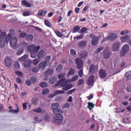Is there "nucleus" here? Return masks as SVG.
Here are the masks:
<instances>
[{"instance_id": "f257e3e1", "label": "nucleus", "mask_w": 131, "mask_h": 131, "mask_svg": "<svg viewBox=\"0 0 131 131\" xmlns=\"http://www.w3.org/2000/svg\"><path fill=\"white\" fill-rule=\"evenodd\" d=\"M15 33L14 30H10L9 31V33L8 36H7V33L6 32H2V30L0 29V47L1 48H5V46H6V42L7 43H9L10 40H11L12 38V36L13 34Z\"/></svg>"}, {"instance_id": "f03ea898", "label": "nucleus", "mask_w": 131, "mask_h": 131, "mask_svg": "<svg viewBox=\"0 0 131 131\" xmlns=\"http://www.w3.org/2000/svg\"><path fill=\"white\" fill-rule=\"evenodd\" d=\"M59 85H60L61 88H62V90L64 92H67L72 89V84H67L66 78H65L61 79L57 84H55V86H59Z\"/></svg>"}, {"instance_id": "7ed1b4c3", "label": "nucleus", "mask_w": 131, "mask_h": 131, "mask_svg": "<svg viewBox=\"0 0 131 131\" xmlns=\"http://www.w3.org/2000/svg\"><path fill=\"white\" fill-rule=\"evenodd\" d=\"M40 49V46L36 47L33 45H30L28 47V52L31 53V58H36L37 57V52Z\"/></svg>"}, {"instance_id": "20e7f679", "label": "nucleus", "mask_w": 131, "mask_h": 131, "mask_svg": "<svg viewBox=\"0 0 131 131\" xmlns=\"http://www.w3.org/2000/svg\"><path fill=\"white\" fill-rule=\"evenodd\" d=\"M63 119H64L63 115L61 114H56L54 115L52 122L55 124H61L63 122Z\"/></svg>"}, {"instance_id": "39448f33", "label": "nucleus", "mask_w": 131, "mask_h": 131, "mask_svg": "<svg viewBox=\"0 0 131 131\" xmlns=\"http://www.w3.org/2000/svg\"><path fill=\"white\" fill-rule=\"evenodd\" d=\"M75 61L77 64V69H82L83 67V60L78 57L76 58Z\"/></svg>"}, {"instance_id": "423d86ee", "label": "nucleus", "mask_w": 131, "mask_h": 131, "mask_svg": "<svg viewBox=\"0 0 131 131\" xmlns=\"http://www.w3.org/2000/svg\"><path fill=\"white\" fill-rule=\"evenodd\" d=\"M110 57H111V52L109 50V48L106 47L103 51V58L104 59H109Z\"/></svg>"}, {"instance_id": "0eeeda50", "label": "nucleus", "mask_w": 131, "mask_h": 131, "mask_svg": "<svg viewBox=\"0 0 131 131\" xmlns=\"http://www.w3.org/2000/svg\"><path fill=\"white\" fill-rule=\"evenodd\" d=\"M119 48H120V42L119 41H116L112 46V49L114 52H118Z\"/></svg>"}, {"instance_id": "6e6552de", "label": "nucleus", "mask_w": 131, "mask_h": 131, "mask_svg": "<svg viewBox=\"0 0 131 131\" xmlns=\"http://www.w3.org/2000/svg\"><path fill=\"white\" fill-rule=\"evenodd\" d=\"M4 62L5 63L6 66L10 68L12 66V59L11 57L7 56L5 58Z\"/></svg>"}, {"instance_id": "1a4fd4ad", "label": "nucleus", "mask_w": 131, "mask_h": 131, "mask_svg": "<svg viewBox=\"0 0 131 131\" xmlns=\"http://www.w3.org/2000/svg\"><path fill=\"white\" fill-rule=\"evenodd\" d=\"M98 70V68L96 67V66L94 64H91L89 68V73L90 74H95L97 71Z\"/></svg>"}, {"instance_id": "9d476101", "label": "nucleus", "mask_w": 131, "mask_h": 131, "mask_svg": "<svg viewBox=\"0 0 131 131\" xmlns=\"http://www.w3.org/2000/svg\"><path fill=\"white\" fill-rule=\"evenodd\" d=\"M18 42V38L17 37H13L11 39L10 45L11 48H14L17 45V43Z\"/></svg>"}, {"instance_id": "9b49d317", "label": "nucleus", "mask_w": 131, "mask_h": 131, "mask_svg": "<svg viewBox=\"0 0 131 131\" xmlns=\"http://www.w3.org/2000/svg\"><path fill=\"white\" fill-rule=\"evenodd\" d=\"M99 77L101 79L105 78L107 77V71L104 69L100 70L99 72Z\"/></svg>"}, {"instance_id": "f8f14e48", "label": "nucleus", "mask_w": 131, "mask_h": 131, "mask_svg": "<svg viewBox=\"0 0 131 131\" xmlns=\"http://www.w3.org/2000/svg\"><path fill=\"white\" fill-rule=\"evenodd\" d=\"M88 53L85 50H83L79 53V56L80 59H86Z\"/></svg>"}, {"instance_id": "ddd939ff", "label": "nucleus", "mask_w": 131, "mask_h": 131, "mask_svg": "<svg viewBox=\"0 0 131 131\" xmlns=\"http://www.w3.org/2000/svg\"><path fill=\"white\" fill-rule=\"evenodd\" d=\"M53 73H54V69H49L45 72L44 76L45 77H49V76H52V75H53Z\"/></svg>"}, {"instance_id": "4468645a", "label": "nucleus", "mask_w": 131, "mask_h": 131, "mask_svg": "<svg viewBox=\"0 0 131 131\" xmlns=\"http://www.w3.org/2000/svg\"><path fill=\"white\" fill-rule=\"evenodd\" d=\"M98 42H99V38L97 36H94L91 40V43L92 46L96 47V46L98 45Z\"/></svg>"}, {"instance_id": "2eb2a0df", "label": "nucleus", "mask_w": 131, "mask_h": 131, "mask_svg": "<svg viewBox=\"0 0 131 131\" xmlns=\"http://www.w3.org/2000/svg\"><path fill=\"white\" fill-rule=\"evenodd\" d=\"M107 38L108 40L113 41V40H115V39L117 38V35L115 33H111L108 36H107Z\"/></svg>"}, {"instance_id": "dca6fc26", "label": "nucleus", "mask_w": 131, "mask_h": 131, "mask_svg": "<svg viewBox=\"0 0 131 131\" xmlns=\"http://www.w3.org/2000/svg\"><path fill=\"white\" fill-rule=\"evenodd\" d=\"M94 78L95 76H94V75H91L88 79L87 84L88 85H92L93 84V83L94 82Z\"/></svg>"}, {"instance_id": "f3484780", "label": "nucleus", "mask_w": 131, "mask_h": 131, "mask_svg": "<svg viewBox=\"0 0 131 131\" xmlns=\"http://www.w3.org/2000/svg\"><path fill=\"white\" fill-rule=\"evenodd\" d=\"M52 112L54 114H55V115H56V114H62V113H64V111L63 110H61V108H54L52 109Z\"/></svg>"}, {"instance_id": "a211bd4d", "label": "nucleus", "mask_w": 131, "mask_h": 131, "mask_svg": "<svg viewBox=\"0 0 131 131\" xmlns=\"http://www.w3.org/2000/svg\"><path fill=\"white\" fill-rule=\"evenodd\" d=\"M87 45L88 42H86L85 40H81L78 43V46L79 47V48H85Z\"/></svg>"}, {"instance_id": "6ab92c4d", "label": "nucleus", "mask_w": 131, "mask_h": 131, "mask_svg": "<svg viewBox=\"0 0 131 131\" xmlns=\"http://www.w3.org/2000/svg\"><path fill=\"white\" fill-rule=\"evenodd\" d=\"M58 80V78L57 77L52 76L49 80V82L50 84H54L57 82Z\"/></svg>"}, {"instance_id": "aec40b11", "label": "nucleus", "mask_w": 131, "mask_h": 131, "mask_svg": "<svg viewBox=\"0 0 131 131\" xmlns=\"http://www.w3.org/2000/svg\"><path fill=\"white\" fill-rule=\"evenodd\" d=\"M47 64L46 62L43 61H41L39 64L38 65V68L39 69H42V70H43L45 68L47 67Z\"/></svg>"}, {"instance_id": "412c9836", "label": "nucleus", "mask_w": 131, "mask_h": 131, "mask_svg": "<svg viewBox=\"0 0 131 131\" xmlns=\"http://www.w3.org/2000/svg\"><path fill=\"white\" fill-rule=\"evenodd\" d=\"M45 55H46L45 51L40 50L37 53L38 59H41V58H43V57H45Z\"/></svg>"}, {"instance_id": "4be33fe9", "label": "nucleus", "mask_w": 131, "mask_h": 131, "mask_svg": "<svg viewBox=\"0 0 131 131\" xmlns=\"http://www.w3.org/2000/svg\"><path fill=\"white\" fill-rule=\"evenodd\" d=\"M22 64L25 68H28V67H30V65H31V61H30V60H27L24 61Z\"/></svg>"}, {"instance_id": "5701e85b", "label": "nucleus", "mask_w": 131, "mask_h": 131, "mask_svg": "<svg viewBox=\"0 0 131 131\" xmlns=\"http://www.w3.org/2000/svg\"><path fill=\"white\" fill-rule=\"evenodd\" d=\"M21 4L26 8H31V4L29 3V2H27L26 0H23L21 2Z\"/></svg>"}, {"instance_id": "b1692460", "label": "nucleus", "mask_w": 131, "mask_h": 131, "mask_svg": "<svg viewBox=\"0 0 131 131\" xmlns=\"http://www.w3.org/2000/svg\"><path fill=\"white\" fill-rule=\"evenodd\" d=\"M121 40L122 42H126L129 40V36L128 35H126L123 37H121Z\"/></svg>"}, {"instance_id": "393cba45", "label": "nucleus", "mask_w": 131, "mask_h": 131, "mask_svg": "<svg viewBox=\"0 0 131 131\" xmlns=\"http://www.w3.org/2000/svg\"><path fill=\"white\" fill-rule=\"evenodd\" d=\"M27 59V55H24L20 58H18L19 62H20L21 64H23V62H25Z\"/></svg>"}, {"instance_id": "a878e982", "label": "nucleus", "mask_w": 131, "mask_h": 131, "mask_svg": "<svg viewBox=\"0 0 131 131\" xmlns=\"http://www.w3.org/2000/svg\"><path fill=\"white\" fill-rule=\"evenodd\" d=\"M15 105L16 106V110H10L8 112L9 113H12L15 114V113H18V112H19V106H18V104L16 103Z\"/></svg>"}, {"instance_id": "bb28decb", "label": "nucleus", "mask_w": 131, "mask_h": 131, "mask_svg": "<svg viewBox=\"0 0 131 131\" xmlns=\"http://www.w3.org/2000/svg\"><path fill=\"white\" fill-rule=\"evenodd\" d=\"M122 50L124 51L126 53H128V51H129V46L128 45L126 44L124 45L122 48Z\"/></svg>"}, {"instance_id": "cd10ccee", "label": "nucleus", "mask_w": 131, "mask_h": 131, "mask_svg": "<svg viewBox=\"0 0 131 131\" xmlns=\"http://www.w3.org/2000/svg\"><path fill=\"white\" fill-rule=\"evenodd\" d=\"M80 30V27H79V26H75L73 28V31L72 33H76L77 31H79Z\"/></svg>"}, {"instance_id": "c85d7f7f", "label": "nucleus", "mask_w": 131, "mask_h": 131, "mask_svg": "<svg viewBox=\"0 0 131 131\" xmlns=\"http://www.w3.org/2000/svg\"><path fill=\"white\" fill-rule=\"evenodd\" d=\"M51 56L48 55L45 58L43 62L48 65V63H50V61H51Z\"/></svg>"}, {"instance_id": "c756f323", "label": "nucleus", "mask_w": 131, "mask_h": 131, "mask_svg": "<svg viewBox=\"0 0 131 131\" xmlns=\"http://www.w3.org/2000/svg\"><path fill=\"white\" fill-rule=\"evenodd\" d=\"M47 11L45 10H40L38 12V16H43L47 14Z\"/></svg>"}, {"instance_id": "7c9ffc66", "label": "nucleus", "mask_w": 131, "mask_h": 131, "mask_svg": "<svg viewBox=\"0 0 131 131\" xmlns=\"http://www.w3.org/2000/svg\"><path fill=\"white\" fill-rule=\"evenodd\" d=\"M60 104L58 103L52 104L50 106V109H54L55 108H59Z\"/></svg>"}, {"instance_id": "2f4dec72", "label": "nucleus", "mask_w": 131, "mask_h": 131, "mask_svg": "<svg viewBox=\"0 0 131 131\" xmlns=\"http://www.w3.org/2000/svg\"><path fill=\"white\" fill-rule=\"evenodd\" d=\"M62 70H63V66L61 64H59L56 68V72L60 73Z\"/></svg>"}, {"instance_id": "473e14b6", "label": "nucleus", "mask_w": 131, "mask_h": 131, "mask_svg": "<svg viewBox=\"0 0 131 131\" xmlns=\"http://www.w3.org/2000/svg\"><path fill=\"white\" fill-rule=\"evenodd\" d=\"M75 73V70L74 69H70V71L68 73V76H70V75H73Z\"/></svg>"}, {"instance_id": "72a5a7b5", "label": "nucleus", "mask_w": 131, "mask_h": 131, "mask_svg": "<svg viewBox=\"0 0 131 131\" xmlns=\"http://www.w3.org/2000/svg\"><path fill=\"white\" fill-rule=\"evenodd\" d=\"M31 102L33 105H37L38 104V99L36 98H33Z\"/></svg>"}, {"instance_id": "f704fd0d", "label": "nucleus", "mask_w": 131, "mask_h": 131, "mask_svg": "<svg viewBox=\"0 0 131 131\" xmlns=\"http://www.w3.org/2000/svg\"><path fill=\"white\" fill-rule=\"evenodd\" d=\"M45 24L48 27H52V23L49 21L48 19L45 20Z\"/></svg>"}, {"instance_id": "c9c22d12", "label": "nucleus", "mask_w": 131, "mask_h": 131, "mask_svg": "<svg viewBox=\"0 0 131 131\" xmlns=\"http://www.w3.org/2000/svg\"><path fill=\"white\" fill-rule=\"evenodd\" d=\"M49 93H50V90L48 89H43L41 92L42 95H48Z\"/></svg>"}, {"instance_id": "e433bc0d", "label": "nucleus", "mask_w": 131, "mask_h": 131, "mask_svg": "<svg viewBox=\"0 0 131 131\" xmlns=\"http://www.w3.org/2000/svg\"><path fill=\"white\" fill-rule=\"evenodd\" d=\"M70 53H71V55L72 56H74V57H77L76 51H75V50L71 49V51H70Z\"/></svg>"}, {"instance_id": "4c0bfd02", "label": "nucleus", "mask_w": 131, "mask_h": 131, "mask_svg": "<svg viewBox=\"0 0 131 131\" xmlns=\"http://www.w3.org/2000/svg\"><path fill=\"white\" fill-rule=\"evenodd\" d=\"M20 46L23 49H24V48H27L28 47V43L25 41L21 42Z\"/></svg>"}, {"instance_id": "58836bf2", "label": "nucleus", "mask_w": 131, "mask_h": 131, "mask_svg": "<svg viewBox=\"0 0 131 131\" xmlns=\"http://www.w3.org/2000/svg\"><path fill=\"white\" fill-rule=\"evenodd\" d=\"M50 118H51V117L50 116V115H49L48 114H46L44 116L43 119L45 121L48 122L50 121Z\"/></svg>"}, {"instance_id": "ea45409f", "label": "nucleus", "mask_w": 131, "mask_h": 131, "mask_svg": "<svg viewBox=\"0 0 131 131\" xmlns=\"http://www.w3.org/2000/svg\"><path fill=\"white\" fill-rule=\"evenodd\" d=\"M95 107V104L93 102H88V108L90 110H92Z\"/></svg>"}, {"instance_id": "a19ab883", "label": "nucleus", "mask_w": 131, "mask_h": 131, "mask_svg": "<svg viewBox=\"0 0 131 131\" xmlns=\"http://www.w3.org/2000/svg\"><path fill=\"white\" fill-rule=\"evenodd\" d=\"M54 32L58 37H62L63 36V34L58 30L55 31Z\"/></svg>"}, {"instance_id": "79ce46f5", "label": "nucleus", "mask_w": 131, "mask_h": 131, "mask_svg": "<svg viewBox=\"0 0 131 131\" xmlns=\"http://www.w3.org/2000/svg\"><path fill=\"white\" fill-rule=\"evenodd\" d=\"M41 88H47L48 86V84L46 82H42L39 84Z\"/></svg>"}, {"instance_id": "37998d69", "label": "nucleus", "mask_w": 131, "mask_h": 131, "mask_svg": "<svg viewBox=\"0 0 131 131\" xmlns=\"http://www.w3.org/2000/svg\"><path fill=\"white\" fill-rule=\"evenodd\" d=\"M26 39L28 40H32L33 39V36L31 34H28L26 36Z\"/></svg>"}, {"instance_id": "c03bdc74", "label": "nucleus", "mask_w": 131, "mask_h": 131, "mask_svg": "<svg viewBox=\"0 0 131 131\" xmlns=\"http://www.w3.org/2000/svg\"><path fill=\"white\" fill-rule=\"evenodd\" d=\"M40 60H39V59H38V58H36V59H34L33 60V64H34V65H37L38 64V63H39V61H40Z\"/></svg>"}, {"instance_id": "a18cd8bd", "label": "nucleus", "mask_w": 131, "mask_h": 131, "mask_svg": "<svg viewBox=\"0 0 131 131\" xmlns=\"http://www.w3.org/2000/svg\"><path fill=\"white\" fill-rule=\"evenodd\" d=\"M60 94H65V91H64V90H58L55 91V95L56 96L58 95H60Z\"/></svg>"}, {"instance_id": "49530a36", "label": "nucleus", "mask_w": 131, "mask_h": 131, "mask_svg": "<svg viewBox=\"0 0 131 131\" xmlns=\"http://www.w3.org/2000/svg\"><path fill=\"white\" fill-rule=\"evenodd\" d=\"M30 81L32 82V83H35V82L37 81V79L35 77H31Z\"/></svg>"}, {"instance_id": "de8ad7c7", "label": "nucleus", "mask_w": 131, "mask_h": 131, "mask_svg": "<svg viewBox=\"0 0 131 131\" xmlns=\"http://www.w3.org/2000/svg\"><path fill=\"white\" fill-rule=\"evenodd\" d=\"M78 79V75L74 76L71 79V82H74V81H76V80Z\"/></svg>"}, {"instance_id": "09e8293b", "label": "nucleus", "mask_w": 131, "mask_h": 131, "mask_svg": "<svg viewBox=\"0 0 131 131\" xmlns=\"http://www.w3.org/2000/svg\"><path fill=\"white\" fill-rule=\"evenodd\" d=\"M70 107V103L67 102L62 106V109H66V108H69Z\"/></svg>"}, {"instance_id": "8fccbe9b", "label": "nucleus", "mask_w": 131, "mask_h": 131, "mask_svg": "<svg viewBox=\"0 0 131 131\" xmlns=\"http://www.w3.org/2000/svg\"><path fill=\"white\" fill-rule=\"evenodd\" d=\"M24 52V49H21L19 50H18L17 53H16V55L17 56H20V55H21V54H23V52Z\"/></svg>"}, {"instance_id": "3c124183", "label": "nucleus", "mask_w": 131, "mask_h": 131, "mask_svg": "<svg viewBox=\"0 0 131 131\" xmlns=\"http://www.w3.org/2000/svg\"><path fill=\"white\" fill-rule=\"evenodd\" d=\"M26 35H27L26 33H21L20 34L19 37V38H24V37H26Z\"/></svg>"}, {"instance_id": "603ef678", "label": "nucleus", "mask_w": 131, "mask_h": 131, "mask_svg": "<svg viewBox=\"0 0 131 131\" xmlns=\"http://www.w3.org/2000/svg\"><path fill=\"white\" fill-rule=\"evenodd\" d=\"M75 91H76V89H72L69 91H68L67 92V95H71V94H73V93H74V92H75Z\"/></svg>"}, {"instance_id": "864d4df0", "label": "nucleus", "mask_w": 131, "mask_h": 131, "mask_svg": "<svg viewBox=\"0 0 131 131\" xmlns=\"http://www.w3.org/2000/svg\"><path fill=\"white\" fill-rule=\"evenodd\" d=\"M32 111H34V112H36L37 113H40V112H41V108L39 107L36 109H33Z\"/></svg>"}, {"instance_id": "5fc2aeb1", "label": "nucleus", "mask_w": 131, "mask_h": 131, "mask_svg": "<svg viewBox=\"0 0 131 131\" xmlns=\"http://www.w3.org/2000/svg\"><path fill=\"white\" fill-rule=\"evenodd\" d=\"M83 82H84L83 79H81L78 80L77 85H81V84H83Z\"/></svg>"}, {"instance_id": "6e6d98bb", "label": "nucleus", "mask_w": 131, "mask_h": 131, "mask_svg": "<svg viewBox=\"0 0 131 131\" xmlns=\"http://www.w3.org/2000/svg\"><path fill=\"white\" fill-rule=\"evenodd\" d=\"M15 74L17 75V76H23V73L19 71H16L15 72Z\"/></svg>"}, {"instance_id": "4d7b16f0", "label": "nucleus", "mask_w": 131, "mask_h": 131, "mask_svg": "<svg viewBox=\"0 0 131 131\" xmlns=\"http://www.w3.org/2000/svg\"><path fill=\"white\" fill-rule=\"evenodd\" d=\"M16 81L17 83H20V84H22V83H23V81H22V80L19 77H17L16 78Z\"/></svg>"}, {"instance_id": "13d9d810", "label": "nucleus", "mask_w": 131, "mask_h": 131, "mask_svg": "<svg viewBox=\"0 0 131 131\" xmlns=\"http://www.w3.org/2000/svg\"><path fill=\"white\" fill-rule=\"evenodd\" d=\"M14 68H15V69H19V68H20V64H19V62H15Z\"/></svg>"}, {"instance_id": "bf43d9fd", "label": "nucleus", "mask_w": 131, "mask_h": 131, "mask_svg": "<svg viewBox=\"0 0 131 131\" xmlns=\"http://www.w3.org/2000/svg\"><path fill=\"white\" fill-rule=\"evenodd\" d=\"M86 31H88V28H86L85 27H83L80 30V33H84V32H86Z\"/></svg>"}, {"instance_id": "052dcab7", "label": "nucleus", "mask_w": 131, "mask_h": 131, "mask_svg": "<svg viewBox=\"0 0 131 131\" xmlns=\"http://www.w3.org/2000/svg\"><path fill=\"white\" fill-rule=\"evenodd\" d=\"M64 76H65V73H61L58 75V78H59V79H61V78H63Z\"/></svg>"}, {"instance_id": "680f3d73", "label": "nucleus", "mask_w": 131, "mask_h": 131, "mask_svg": "<svg viewBox=\"0 0 131 131\" xmlns=\"http://www.w3.org/2000/svg\"><path fill=\"white\" fill-rule=\"evenodd\" d=\"M84 36V34H81L79 36H76V38L77 39H81L82 38H83Z\"/></svg>"}, {"instance_id": "e2e57ef3", "label": "nucleus", "mask_w": 131, "mask_h": 131, "mask_svg": "<svg viewBox=\"0 0 131 131\" xmlns=\"http://www.w3.org/2000/svg\"><path fill=\"white\" fill-rule=\"evenodd\" d=\"M29 15H30V12L28 11H25L23 13V16H24L25 17L26 16H29Z\"/></svg>"}, {"instance_id": "0e129e2a", "label": "nucleus", "mask_w": 131, "mask_h": 131, "mask_svg": "<svg viewBox=\"0 0 131 131\" xmlns=\"http://www.w3.org/2000/svg\"><path fill=\"white\" fill-rule=\"evenodd\" d=\"M127 52H125L123 50H122V51L120 52V57H124L126 54Z\"/></svg>"}, {"instance_id": "69168bd1", "label": "nucleus", "mask_w": 131, "mask_h": 131, "mask_svg": "<svg viewBox=\"0 0 131 131\" xmlns=\"http://www.w3.org/2000/svg\"><path fill=\"white\" fill-rule=\"evenodd\" d=\"M28 103H24L23 104V110H26L27 109V105Z\"/></svg>"}, {"instance_id": "338daca9", "label": "nucleus", "mask_w": 131, "mask_h": 131, "mask_svg": "<svg viewBox=\"0 0 131 131\" xmlns=\"http://www.w3.org/2000/svg\"><path fill=\"white\" fill-rule=\"evenodd\" d=\"M127 33H128V31L124 30L121 32V35H124V34H126Z\"/></svg>"}, {"instance_id": "774afa93", "label": "nucleus", "mask_w": 131, "mask_h": 131, "mask_svg": "<svg viewBox=\"0 0 131 131\" xmlns=\"http://www.w3.org/2000/svg\"><path fill=\"white\" fill-rule=\"evenodd\" d=\"M126 92H128V93H131V86H127L126 88Z\"/></svg>"}]
</instances>
